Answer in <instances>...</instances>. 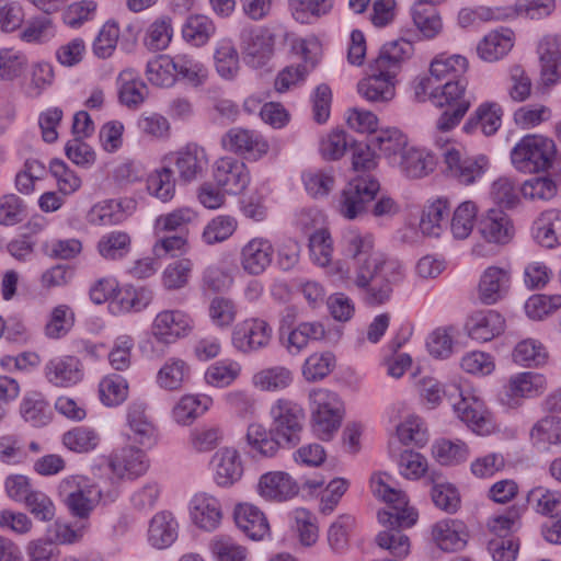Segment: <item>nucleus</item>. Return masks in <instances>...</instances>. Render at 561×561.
<instances>
[{"label":"nucleus","instance_id":"15","mask_svg":"<svg viewBox=\"0 0 561 561\" xmlns=\"http://www.w3.org/2000/svg\"><path fill=\"white\" fill-rule=\"evenodd\" d=\"M241 38L244 60L251 67L260 68L273 56L275 36L268 28L243 30Z\"/></svg>","mask_w":561,"mask_h":561},{"label":"nucleus","instance_id":"37","mask_svg":"<svg viewBox=\"0 0 561 561\" xmlns=\"http://www.w3.org/2000/svg\"><path fill=\"white\" fill-rule=\"evenodd\" d=\"M215 33L214 21L204 14H191L182 25L183 39L194 47L205 46Z\"/></svg>","mask_w":561,"mask_h":561},{"label":"nucleus","instance_id":"10","mask_svg":"<svg viewBox=\"0 0 561 561\" xmlns=\"http://www.w3.org/2000/svg\"><path fill=\"white\" fill-rule=\"evenodd\" d=\"M273 433L294 447L300 442V433L305 420L304 409L288 399H278L271 408Z\"/></svg>","mask_w":561,"mask_h":561},{"label":"nucleus","instance_id":"12","mask_svg":"<svg viewBox=\"0 0 561 561\" xmlns=\"http://www.w3.org/2000/svg\"><path fill=\"white\" fill-rule=\"evenodd\" d=\"M194 321L182 310L160 311L151 325L153 337L161 343L171 344L187 336L193 330Z\"/></svg>","mask_w":561,"mask_h":561},{"label":"nucleus","instance_id":"35","mask_svg":"<svg viewBox=\"0 0 561 561\" xmlns=\"http://www.w3.org/2000/svg\"><path fill=\"white\" fill-rule=\"evenodd\" d=\"M537 242L548 249L561 244V210L548 209L534 222Z\"/></svg>","mask_w":561,"mask_h":561},{"label":"nucleus","instance_id":"3","mask_svg":"<svg viewBox=\"0 0 561 561\" xmlns=\"http://www.w3.org/2000/svg\"><path fill=\"white\" fill-rule=\"evenodd\" d=\"M413 51L411 42L400 38L388 42L368 64L366 77L357 84L358 93L373 103H385L396 94L394 78L401 62Z\"/></svg>","mask_w":561,"mask_h":561},{"label":"nucleus","instance_id":"54","mask_svg":"<svg viewBox=\"0 0 561 561\" xmlns=\"http://www.w3.org/2000/svg\"><path fill=\"white\" fill-rule=\"evenodd\" d=\"M291 381V371L282 366L263 369L253 376V385L264 391L285 389Z\"/></svg>","mask_w":561,"mask_h":561},{"label":"nucleus","instance_id":"34","mask_svg":"<svg viewBox=\"0 0 561 561\" xmlns=\"http://www.w3.org/2000/svg\"><path fill=\"white\" fill-rule=\"evenodd\" d=\"M191 378V366L182 358L170 357L160 367L156 376L157 385L168 391H178Z\"/></svg>","mask_w":561,"mask_h":561},{"label":"nucleus","instance_id":"38","mask_svg":"<svg viewBox=\"0 0 561 561\" xmlns=\"http://www.w3.org/2000/svg\"><path fill=\"white\" fill-rule=\"evenodd\" d=\"M245 438L250 450L264 457H273L280 447L287 446L273 433V427L267 431L261 424L249 425Z\"/></svg>","mask_w":561,"mask_h":561},{"label":"nucleus","instance_id":"31","mask_svg":"<svg viewBox=\"0 0 561 561\" xmlns=\"http://www.w3.org/2000/svg\"><path fill=\"white\" fill-rule=\"evenodd\" d=\"M215 481L220 486H230L240 480L243 473L238 451L233 448H221L213 456Z\"/></svg>","mask_w":561,"mask_h":561},{"label":"nucleus","instance_id":"25","mask_svg":"<svg viewBox=\"0 0 561 561\" xmlns=\"http://www.w3.org/2000/svg\"><path fill=\"white\" fill-rule=\"evenodd\" d=\"M541 80L545 85L561 81V36H546L538 47Z\"/></svg>","mask_w":561,"mask_h":561},{"label":"nucleus","instance_id":"27","mask_svg":"<svg viewBox=\"0 0 561 561\" xmlns=\"http://www.w3.org/2000/svg\"><path fill=\"white\" fill-rule=\"evenodd\" d=\"M432 538L440 550L454 552L465 548L468 533L462 522L458 519H443L433 526Z\"/></svg>","mask_w":561,"mask_h":561},{"label":"nucleus","instance_id":"20","mask_svg":"<svg viewBox=\"0 0 561 561\" xmlns=\"http://www.w3.org/2000/svg\"><path fill=\"white\" fill-rule=\"evenodd\" d=\"M44 375L49 383L67 388L82 380L83 366L76 356H57L46 363Z\"/></svg>","mask_w":561,"mask_h":561},{"label":"nucleus","instance_id":"5","mask_svg":"<svg viewBox=\"0 0 561 561\" xmlns=\"http://www.w3.org/2000/svg\"><path fill=\"white\" fill-rule=\"evenodd\" d=\"M57 491L70 515L80 519L88 518L102 499L111 502L117 496L115 490L104 495L94 482L80 474L64 478Z\"/></svg>","mask_w":561,"mask_h":561},{"label":"nucleus","instance_id":"9","mask_svg":"<svg viewBox=\"0 0 561 561\" xmlns=\"http://www.w3.org/2000/svg\"><path fill=\"white\" fill-rule=\"evenodd\" d=\"M379 190L380 184L371 174L356 175L348 181L337 197L339 214L348 220L363 216Z\"/></svg>","mask_w":561,"mask_h":561},{"label":"nucleus","instance_id":"52","mask_svg":"<svg viewBox=\"0 0 561 561\" xmlns=\"http://www.w3.org/2000/svg\"><path fill=\"white\" fill-rule=\"evenodd\" d=\"M469 448L460 439H440L433 445V455L437 461L445 466H455L469 457Z\"/></svg>","mask_w":561,"mask_h":561},{"label":"nucleus","instance_id":"21","mask_svg":"<svg viewBox=\"0 0 561 561\" xmlns=\"http://www.w3.org/2000/svg\"><path fill=\"white\" fill-rule=\"evenodd\" d=\"M179 178L184 183L202 178L208 165V158L204 148L190 144L173 154Z\"/></svg>","mask_w":561,"mask_h":561},{"label":"nucleus","instance_id":"49","mask_svg":"<svg viewBox=\"0 0 561 561\" xmlns=\"http://www.w3.org/2000/svg\"><path fill=\"white\" fill-rule=\"evenodd\" d=\"M373 142L379 150L389 159V163H397L399 156L407 149L408 139L397 128H389L381 130L374 139Z\"/></svg>","mask_w":561,"mask_h":561},{"label":"nucleus","instance_id":"18","mask_svg":"<svg viewBox=\"0 0 561 561\" xmlns=\"http://www.w3.org/2000/svg\"><path fill=\"white\" fill-rule=\"evenodd\" d=\"M545 387L546 379L542 375L531 371L519 373L510 378L501 401L508 408H517L522 399L539 394Z\"/></svg>","mask_w":561,"mask_h":561},{"label":"nucleus","instance_id":"30","mask_svg":"<svg viewBox=\"0 0 561 561\" xmlns=\"http://www.w3.org/2000/svg\"><path fill=\"white\" fill-rule=\"evenodd\" d=\"M127 423L130 433L129 439L142 446L156 443L157 430L146 413V405L141 402L131 403L127 411Z\"/></svg>","mask_w":561,"mask_h":561},{"label":"nucleus","instance_id":"53","mask_svg":"<svg viewBox=\"0 0 561 561\" xmlns=\"http://www.w3.org/2000/svg\"><path fill=\"white\" fill-rule=\"evenodd\" d=\"M146 76L149 82L157 87H172L176 81L173 58L168 55H160L149 60L146 68Z\"/></svg>","mask_w":561,"mask_h":561},{"label":"nucleus","instance_id":"58","mask_svg":"<svg viewBox=\"0 0 561 561\" xmlns=\"http://www.w3.org/2000/svg\"><path fill=\"white\" fill-rule=\"evenodd\" d=\"M62 443L72 451L88 453L96 448L100 436L93 428L78 426L64 434Z\"/></svg>","mask_w":561,"mask_h":561},{"label":"nucleus","instance_id":"19","mask_svg":"<svg viewBox=\"0 0 561 561\" xmlns=\"http://www.w3.org/2000/svg\"><path fill=\"white\" fill-rule=\"evenodd\" d=\"M221 145L228 151L249 154L255 160L266 154L270 148L262 136L243 128H231L222 136Z\"/></svg>","mask_w":561,"mask_h":561},{"label":"nucleus","instance_id":"39","mask_svg":"<svg viewBox=\"0 0 561 561\" xmlns=\"http://www.w3.org/2000/svg\"><path fill=\"white\" fill-rule=\"evenodd\" d=\"M417 391L423 402L431 409L436 408L443 398L451 404L454 399L461 396V389L456 383L443 386L433 377H423L417 382Z\"/></svg>","mask_w":561,"mask_h":561},{"label":"nucleus","instance_id":"44","mask_svg":"<svg viewBox=\"0 0 561 561\" xmlns=\"http://www.w3.org/2000/svg\"><path fill=\"white\" fill-rule=\"evenodd\" d=\"M131 248V238L125 231H111L103 234L98 242L100 255L108 261H117L125 257Z\"/></svg>","mask_w":561,"mask_h":561},{"label":"nucleus","instance_id":"17","mask_svg":"<svg viewBox=\"0 0 561 561\" xmlns=\"http://www.w3.org/2000/svg\"><path fill=\"white\" fill-rule=\"evenodd\" d=\"M214 179L227 193L238 194L249 185L250 173L243 161L233 157H224L215 162Z\"/></svg>","mask_w":561,"mask_h":561},{"label":"nucleus","instance_id":"4","mask_svg":"<svg viewBox=\"0 0 561 561\" xmlns=\"http://www.w3.org/2000/svg\"><path fill=\"white\" fill-rule=\"evenodd\" d=\"M468 60L461 55L440 54L430 66V77L415 87L417 98L428 95L434 105L466 95Z\"/></svg>","mask_w":561,"mask_h":561},{"label":"nucleus","instance_id":"22","mask_svg":"<svg viewBox=\"0 0 561 561\" xmlns=\"http://www.w3.org/2000/svg\"><path fill=\"white\" fill-rule=\"evenodd\" d=\"M274 248L265 238H253L248 241L240 255L242 268L250 275L262 274L272 263Z\"/></svg>","mask_w":561,"mask_h":561},{"label":"nucleus","instance_id":"51","mask_svg":"<svg viewBox=\"0 0 561 561\" xmlns=\"http://www.w3.org/2000/svg\"><path fill=\"white\" fill-rule=\"evenodd\" d=\"M411 13L414 25L425 38H433L442 31V20L433 7L419 2Z\"/></svg>","mask_w":561,"mask_h":561},{"label":"nucleus","instance_id":"24","mask_svg":"<svg viewBox=\"0 0 561 561\" xmlns=\"http://www.w3.org/2000/svg\"><path fill=\"white\" fill-rule=\"evenodd\" d=\"M190 514L193 523L201 529L215 530L221 520L219 501L206 493H198L190 502Z\"/></svg>","mask_w":561,"mask_h":561},{"label":"nucleus","instance_id":"33","mask_svg":"<svg viewBox=\"0 0 561 561\" xmlns=\"http://www.w3.org/2000/svg\"><path fill=\"white\" fill-rule=\"evenodd\" d=\"M179 524L172 513L162 511L149 524L148 542L156 549L170 547L178 538Z\"/></svg>","mask_w":561,"mask_h":561},{"label":"nucleus","instance_id":"43","mask_svg":"<svg viewBox=\"0 0 561 561\" xmlns=\"http://www.w3.org/2000/svg\"><path fill=\"white\" fill-rule=\"evenodd\" d=\"M211 403V398L206 394H185L173 408V417L176 423L186 425L204 414Z\"/></svg>","mask_w":561,"mask_h":561},{"label":"nucleus","instance_id":"41","mask_svg":"<svg viewBox=\"0 0 561 561\" xmlns=\"http://www.w3.org/2000/svg\"><path fill=\"white\" fill-rule=\"evenodd\" d=\"M117 83L119 101L129 108L138 107L148 95L147 85L136 77L133 69L123 70L118 75Z\"/></svg>","mask_w":561,"mask_h":561},{"label":"nucleus","instance_id":"23","mask_svg":"<svg viewBox=\"0 0 561 561\" xmlns=\"http://www.w3.org/2000/svg\"><path fill=\"white\" fill-rule=\"evenodd\" d=\"M259 494L267 501L283 502L298 494V483L283 471L264 473L257 484Z\"/></svg>","mask_w":561,"mask_h":561},{"label":"nucleus","instance_id":"2","mask_svg":"<svg viewBox=\"0 0 561 561\" xmlns=\"http://www.w3.org/2000/svg\"><path fill=\"white\" fill-rule=\"evenodd\" d=\"M370 489L376 497L388 504L386 510L378 512V520L387 529L376 536V543L396 558L407 557L410 553V540L400 529L413 526L417 513L409 506L405 493L392 485L389 474H373Z\"/></svg>","mask_w":561,"mask_h":561},{"label":"nucleus","instance_id":"60","mask_svg":"<svg viewBox=\"0 0 561 561\" xmlns=\"http://www.w3.org/2000/svg\"><path fill=\"white\" fill-rule=\"evenodd\" d=\"M197 217V214L191 207H180L168 214L160 215L154 221V232L160 234L167 231L183 229Z\"/></svg>","mask_w":561,"mask_h":561},{"label":"nucleus","instance_id":"50","mask_svg":"<svg viewBox=\"0 0 561 561\" xmlns=\"http://www.w3.org/2000/svg\"><path fill=\"white\" fill-rule=\"evenodd\" d=\"M174 75L194 87L202 85L207 79L206 67L194 57L179 54L173 57Z\"/></svg>","mask_w":561,"mask_h":561},{"label":"nucleus","instance_id":"45","mask_svg":"<svg viewBox=\"0 0 561 561\" xmlns=\"http://www.w3.org/2000/svg\"><path fill=\"white\" fill-rule=\"evenodd\" d=\"M22 417L33 426H43L50 419L49 405L39 392H28L21 402Z\"/></svg>","mask_w":561,"mask_h":561},{"label":"nucleus","instance_id":"26","mask_svg":"<svg viewBox=\"0 0 561 561\" xmlns=\"http://www.w3.org/2000/svg\"><path fill=\"white\" fill-rule=\"evenodd\" d=\"M478 231L489 243L506 244L514 234L508 216L501 209H490L478 224Z\"/></svg>","mask_w":561,"mask_h":561},{"label":"nucleus","instance_id":"1","mask_svg":"<svg viewBox=\"0 0 561 561\" xmlns=\"http://www.w3.org/2000/svg\"><path fill=\"white\" fill-rule=\"evenodd\" d=\"M344 255L353 261L352 280L360 290L362 299L369 307L387 304L393 287L403 279V267L394 259L375 251L374 237L350 228L341 239Z\"/></svg>","mask_w":561,"mask_h":561},{"label":"nucleus","instance_id":"55","mask_svg":"<svg viewBox=\"0 0 561 561\" xmlns=\"http://www.w3.org/2000/svg\"><path fill=\"white\" fill-rule=\"evenodd\" d=\"M301 179L307 193L314 198L327 196L335 183L332 170H308L302 173Z\"/></svg>","mask_w":561,"mask_h":561},{"label":"nucleus","instance_id":"59","mask_svg":"<svg viewBox=\"0 0 561 561\" xmlns=\"http://www.w3.org/2000/svg\"><path fill=\"white\" fill-rule=\"evenodd\" d=\"M530 436L537 446L561 444V419L557 416L541 419L534 425Z\"/></svg>","mask_w":561,"mask_h":561},{"label":"nucleus","instance_id":"48","mask_svg":"<svg viewBox=\"0 0 561 561\" xmlns=\"http://www.w3.org/2000/svg\"><path fill=\"white\" fill-rule=\"evenodd\" d=\"M478 207L471 201L461 203L455 210L450 220V231L455 239H467L474 227Z\"/></svg>","mask_w":561,"mask_h":561},{"label":"nucleus","instance_id":"14","mask_svg":"<svg viewBox=\"0 0 561 561\" xmlns=\"http://www.w3.org/2000/svg\"><path fill=\"white\" fill-rule=\"evenodd\" d=\"M451 407L458 417L467 426L479 435L489 434L492 431V422L484 402L472 394H465L454 399Z\"/></svg>","mask_w":561,"mask_h":561},{"label":"nucleus","instance_id":"64","mask_svg":"<svg viewBox=\"0 0 561 561\" xmlns=\"http://www.w3.org/2000/svg\"><path fill=\"white\" fill-rule=\"evenodd\" d=\"M335 367V356L331 352L310 355L302 367V375L308 381L327 377Z\"/></svg>","mask_w":561,"mask_h":561},{"label":"nucleus","instance_id":"29","mask_svg":"<svg viewBox=\"0 0 561 561\" xmlns=\"http://www.w3.org/2000/svg\"><path fill=\"white\" fill-rule=\"evenodd\" d=\"M505 328L504 318L495 310L473 313L468 322L467 330L471 339L478 342H489L500 335Z\"/></svg>","mask_w":561,"mask_h":561},{"label":"nucleus","instance_id":"7","mask_svg":"<svg viewBox=\"0 0 561 561\" xmlns=\"http://www.w3.org/2000/svg\"><path fill=\"white\" fill-rule=\"evenodd\" d=\"M311 425L322 440H329L341 426L344 407L339 396L328 389H313L309 393Z\"/></svg>","mask_w":561,"mask_h":561},{"label":"nucleus","instance_id":"11","mask_svg":"<svg viewBox=\"0 0 561 561\" xmlns=\"http://www.w3.org/2000/svg\"><path fill=\"white\" fill-rule=\"evenodd\" d=\"M107 467L117 480H135L147 472L149 460L144 450L126 445L111 451Z\"/></svg>","mask_w":561,"mask_h":561},{"label":"nucleus","instance_id":"13","mask_svg":"<svg viewBox=\"0 0 561 561\" xmlns=\"http://www.w3.org/2000/svg\"><path fill=\"white\" fill-rule=\"evenodd\" d=\"M512 287V271L508 266L492 265L484 270L478 285V297L484 305L503 300Z\"/></svg>","mask_w":561,"mask_h":561},{"label":"nucleus","instance_id":"62","mask_svg":"<svg viewBox=\"0 0 561 561\" xmlns=\"http://www.w3.org/2000/svg\"><path fill=\"white\" fill-rule=\"evenodd\" d=\"M548 358L546 347L538 341L527 339L519 342L513 352L515 363L524 366H538L545 364Z\"/></svg>","mask_w":561,"mask_h":561},{"label":"nucleus","instance_id":"8","mask_svg":"<svg viewBox=\"0 0 561 561\" xmlns=\"http://www.w3.org/2000/svg\"><path fill=\"white\" fill-rule=\"evenodd\" d=\"M554 156V142L538 135L523 137L511 151L513 165L524 173L548 170L552 165Z\"/></svg>","mask_w":561,"mask_h":561},{"label":"nucleus","instance_id":"16","mask_svg":"<svg viewBox=\"0 0 561 561\" xmlns=\"http://www.w3.org/2000/svg\"><path fill=\"white\" fill-rule=\"evenodd\" d=\"M272 332L265 320L251 318L238 324L232 341L239 351L251 353L266 347L271 342Z\"/></svg>","mask_w":561,"mask_h":561},{"label":"nucleus","instance_id":"57","mask_svg":"<svg viewBox=\"0 0 561 561\" xmlns=\"http://www.w3.org/2000/svg\"><path fill=\"white\" fill-rule=\"evenodd\" d=\"M437 107H446L436 122L439 131L446 133L457 126L470 107V100L466 95H461L456 100H447L443 105Z\"/></svg>","mask_w":561,"mask_h":561},{"label":"nucleus","instance_id":"6","mask_svg":"<svg viewBox=\"0 0 561 561\" xmlns=\"http://www.w3.org/2000/svg\"><path fill=\"white\" fill-rule=\"evenodd\" d=\"M434 144L445 164V172L461 185L477 183L489 168V161L484 156H467L461 147L448 137L438 136Z\"/></svg>","mask_w":561,"mask_h":561},{"label":"nucleus","instance_id":"56","mask_svg":"<svg viewBox=\"0 0 561 561\" xmlns=\"http://www.w3.org/2000/svg\"><path fill=\"white\" fill-rule=\"evenodd\" d=\"M173 35L172 20L171 18L163 15L152 22L145 37V45L152 51H159L165 49Z\"/></svg>","mask_w":561,"mask_h":561},{"label":"nucleus","instance_id":"46","mask_svg":"<svg viewBox=\"0 0 561 561\" xmlns=\"http://www.w3.org/2000/svg\"><path fill=\"white\" fill-rule=\"evenodd\" d=\"M147 190L150 195L163 203L171 201L175 194V179L170 165L154 170L147 180Z\"/></svg>","mask_w":561,"mask_h":561},{"label":"nucleus","instance_id":"40","mask_svg":"<svg viewBox=\"0 0 561 561\" xmlns=\"http://www.w3.org/2000/svg\"><path fill=\"white\" fill-rule=\"evenodd\" d=\"M513 47V32L508 28L490 32L479 43L478 55L485 61H496Z\"/></svg>","mask_w":561,"mask_h":561},{"label":"nucleus","instance_id":"61","mask_svg":"<svg viewBox=\"0 0 561 561\" xmlns=\"http://www.w3.org/2000/svg\"><path fill=\"white\" fill-rule=\"evenodd\" d=\"M128 396V383L119 375H108L100 382V397L104 404L108 407L118 405L126 400Z\"/></svg>","mask_w":561,"mask_h":561},{"label":"nucleus","instance_id":"47","mask_svg":"<svg viewBox=\"0 0 561 561\" xmlns=\"http://www.w3.org/2000/svg\"><path fill=\"white\" fill-rule=\"evenodd\" d=\"M502 114V108L496 103L481 104L474 115L466 123L465 129L469 131L473 125H480L482 133L491 136L500 128Z\"/></svg>","mask_w":561,"mask_h":561},{"label":"nucleus","instance_id":"32","mask_svg":"<svg viewBox=\"0 0 561 561\" xmlns=\"http://www.w3.org/2000/svg\"><path fill=\"white\" fill-rule=\"evenodd\" d=\"M238 528L252 540H261L270 531V525L262 511L252 504H239L234 510Z\"/></svg>","mask_w":561,"mask_h":561},{"label":"nucleus","instance_id":"28","mask_svg":"<svg viewBox=\"0 0 561 561\" xmlns=\"http://www.w3.org/2000/svg\"><path fill=\"white\" fill-rule=\"evenodd\" d=\"M449 214L450 204L447 197L438 196L428 199L420 219L421 232L427 237H439L447 225Z\"/></svg>","mask_w":561,"mask_h":561},{"label":"nucleus","instance_id":"63","mask_svg":"<svg viewBox=\"0 0 561 561\" xmlns=\"http://www.w3.org/2000/svg\"><path fill=\"white\" fill-rule=\"evenodd\" d=\"M193 263L188 259H181L170 263L162 273V285L168 290H176L188 284Z\"/></svg>","mask_w":561,"mask_h":561},{"label":"nucleus","instance_id":"36","mask_svg":"<svg viewBox=\"0 0 561 561\" xmlns=\"http://www.w3.org/2000/svg\"><path fill=\"white\" fill-rule=\"evenodd\" d=\"M217 73L225 80H233L240 71L239 53L230 38L217 41L214 49Z\"/></svg>","mask_w":561,"mask_h":561},{"label":"nucleus","instance_id":"42","mask_svg":"<svg viewBox=\"0 0 561 561\" xmlns=\"http://www.w3.org/2000/svg\"><path fill=\"white\" fill-rule=\"evenodd\" d=\"M392 165L399 167L400 171L408 178L420 179L433 171L435 162L432 156L415 148H407L403 150L397 163Z\"/></svg>","mask_w":561,"mask_h":561}]
</instances>
